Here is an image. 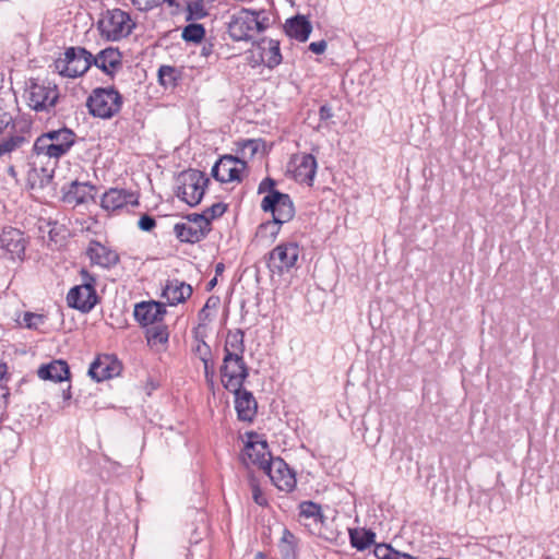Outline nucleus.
<instances>
[{"label": "nucleus", "mask_w": 559, "mask_h": 559, "mask_svg": "<svg viewBox=\"0 0 559 559\" xmlns=\"http://www.w3.org/2000/svg\"><path fill=\"white\" fill-rule=\"evenodd\" d=\"M320 120H329L333 117L332 108L329 105H322L319 109Z\"/></svg>", "instance_id": "50"}, {"label": "nucleus", "mask_w": 559, "mask_h": 559, "mask_svg": "<svg viewBox=\"0 0 559 559\" xmlns=\"http://www.w3.org/2000/svg\"><path fill=\"white\" fill-rule=\"evenodd\" d=\"M83 283L72 287L67 295L68 306L82 312H90L97 304L95 277L86 270L81 271Z\"/></svg>", "instance_id": "9"}, {"label": "nucleus", "mask_w": 559, "mask_h": 559, "mask_svg": "<svg viewBox=\"0 0 559 559\" xmlns=\"http://www.w3.org/2000/svg\"><path fill=\"white\" fill-rule=\"evenodd\" d=\"M264 473L270 477L272 483L282 491L290 492L296 487L297 480L295 473L281 457L269 460V464Z\"/></svg>", "instance_id": "14"}, {"label": "nucleus", "mask_w": 559, "mask_h": 559, "mask_svg": "<svg viewBox=\"0 0 559 559\" xmlns=\"http://www.w3.org/2000/svg\"><path fill=\"white\" fill-rule=\"evenodd\" d=\"M174 233L181 242L194 243L201 241L209 231L189 223H177Z\"/></svg>", "instance_id": "29"}, {"label": "nucleus", "mask_w": 559, "mask_h": 559, "mask_svg": "<svg viewBox=\"0 0 559 559\" xmlns=\"http://www.w3.org/2000/svg\"><path fill=\"white\" fill-rule=\"evenodd\" d=\"M27 105L37 112H50L59 99V90L55 83L31 79L25 90Z\"/></svg>", "instance_id": "5"}, {"label": "nucleus", "mask_w": 559, "mask_h": 559, "mask_svg": "<svg viewBox=\"0 0 559 559\" xmlns=\"http://www.w3.org/2000/svg\"><path fill=\"white\" fill-rule=\"evenodd\" d=\"M299 515L305 519H312L314 523H323L324 514L321 506L312 501H304L299 504Z\"/></svg>", "instance_id": "31"}, {"label": "nucleus", "mask_w": 559, "mask_h": 559, "mask_svg": "<svg viewBox=\"0 0 559 559\" xmlns=\"http://www.w3.org/2000/svg\"><path fill=\"white\" fill-rule=\"evenodd\" d=\"M261 53L263 51H261L260 40L255 41L252 48L246 51V60L251 68L264 64Z\"/></svg>", "instance_id": "37"}, {"label": "nucleus", "mask_w": 559, "mask_h": 559, "mask_svg": "<svg viewBox=\"0 0 559 559\" xmlns=\"http://www.w3.org/2000/svg\"><path fill=\"white\" fill-rule=\"evenodd\" d=\"M93 190V186L84 182L73 181L69 186L68 190L64 193L63 200L73 205H79L87 202L91 195V191Z\"/></svg>", "instance_id": "28"}, {"label": "nucleus", "mask_w": 559, "mask_h": 559, "mask_svg": "<svg viewBox=\"0 0 559 559\" xmlns=\"http://www.w3.org/2000/svg\"><path fill=\"white\" fill-rule=\"evenodd\" d=\"M328 44L324 39L319 41H313L309 45V50L313 53L321 55L326 50Z\"/></svg>", "instance_id": "49"}, {"label": "nucleus", "mask_w": 559, "mask_h": 559, "mask_svg": "<svg viewBox=\"0 0 559 559\" xmlns=\"http://www.w3.org/2000/svg\"><path fill=\"white\" fill-rule=\"evenodd\" d=\"M258 194H264L260 203L261 210L271 213L273 219L260 224L257 235L260 237L267 236L271 241H274L281 231L282 225L294 218V202L289 194L276 189V181L271 177L264 178L259 183Z\"/></svg>", "instance_id": "1"}, {"label": "nucleus", "mask_w": 559, "mask_h": 559, "mask_svg": "<svg viewBox=\"0 0 559 559\" xmlns=\"http://www.w3.org/2000/svg\"><path fill=\"white\" fill-rule=\"evenodd\" d=\"M376 534L371 531H364L361 533L356 530L349 531L350 544L358 550L367 549L374 539Z\"/></svg>", "instance_id": "32"}, {"label": "nucleus", "mask_w": 559, "mask_h": 559, "mask_svg": "<svg viewBox=\"0 0 559 559\" xmlns=\"http://www.w3.org/2000/svg\"><path fill=\"white\" fill-rule=\"evenodd\" d=\"M285 29L289 37L305 43L311 34L312 25L305 16L297 15L287 20Z\"/></svg>", "instance_id": "24"}, {"label": "nucleus", "mask_w": 559, "mask_h": 559, "mask_svg": "<svg viewBox=\"0 0 559 559\" xmlns=\"http://www.w3.org/2000/svg\"><path fill=\"white\" fill-rule=\"evenodd\" d=\"M215 283H216V280L214 278V280H212V281L210 282V285H211V286H214V285H215Z\"/></svg>", "instance_id": "56"}, {"label": "nucleus", "mask_w": 559, "mask_h": 559, "mask_svg": "<svg viewBox=\"0 0 559 559\" xmlns=\"http://www.w3.org/2000/svg\"><path fill=\"white\" fill-rule=\"evenodd\" d=\"M122 104L123 97L115 87L94 88L86 100L90 114L102 119L112 118L120 111Z\"/></svg>", "instance_id": "4"}, {"label": "nucleus", "mask_w": 559, "mask_h": 559, "mask_svg": "<svg viewBox=\"0 0 559 559\" xmlns=\"http://www.w3.org/2000/svg\"><path fill=\"white\" fill-rule=\"evenodd\" d=\"M12 122V115L0 108V133H2Z\"/></svg>", "instance_id": "47"}, {"label": "nucleus", "mask_w": 559, "mask_h": 559, "mask_svg": "<svg viewBox=\"0 0 559 559\" xmlns=\"http://www.w3.org/2000/svg\"><path fill=\"white\" fill-rule=\"evenodd\" d=\"M147 343L152 346L165 345L169 338V332L166 325L155 324L146 330Z\"/></svg>", "instance_id": "30"}, {"label": "nucleus", "mask_w": 559, "mask_h": 559, "mask_svg": "<svg viewBox=\"0 0 559 559\" xmlns=\"http://www.w3.org/2000/svg\"><path fill=\"white\" fill-rule=\"evenodd\" d=\"M27 139L22 134H13L7 139L0 141V157L10 154L15 150L20 148Z\"/></svg>", "instance_id": "34"}, {"label": "nucleus", "mask_w": 559, "mask_h": 559, "mask_svg": "<svg viewBox=\"0 0 559 559\" xmlns=\"http://www.w3.org/2000/svg\"><path fill=\"white\" fill-rule=\"evenodd\" d=\"M37 373L40 379L61 382L69 379L70 370L66 361L55 360L48 365L41 366Z\"/></svg>", "instance_id": "25"}, {"label": "nucleus", "mask_w": 559, "mask_h": 559, "mask_svg": "<svg viewBox=\"0 0 559 559\" xmlns=\"http://www.w3.org/2000/svg\"><path fill=\"white\" fill-rule=\"evenodd\" d=\"M86 257L92 265L103 269H111L119 263V254L112 248L97 241L91 240L85 250Z\"/></svg>", "instance_id": "17"}, {"label": "nucleus", "mask_w": 559, "mask_h": 559, "mask_svg": "<svg viewBox=\"0 0 559 559\" xmlns=\"http://www.w3.org/2000/svg\"><path fill=\"white\" fill-rule=\"evenodd\" d=\"M97 26L102 37L107 40L117 41L127 37L132 32L134 23L127 12L114 9L103 14Z\"/></svg>", "instance_id": "8"}, {"label": "nucleus", "mask_w": 559, "mask_h": 559, "mask_svg": "<svg viewBox=\"0 0 559 559\" xmlns=\"http://www.w3.org/2000/svg\"><path fill=\"white\" fill-rule=\"evenodd\" d=\"M249 377V368L243 357H223L221 366V378L224 388L227 391H238Z\"/></svg>", "instance_id": "11"}, {"label": "nucleus", "mask_w": 559, "mask_h": 559, "mask_svg": "<svg viewBox=\"0 0 559 559\" xmlns=\"http://www.w3.org/2000/svg\"><path fill=\"white\" fill-rule=\"evenodd\" d=\"M251 491H252V499L257 504H259L261 507H264L267 504L266 497L264 496L263 491L261 490V488L259 487V485L255 481H251Z\"/></svg>", "instance_id": "45"}, {"label": "nucleus", "mask_w": 559, "mask_h": 559, "mask_svg": "<svg viewBox=\"0 0 559 559\" xmlns=\"http://www.w3.org/2000/svg\"><path fill=\"white\" fill-rule=\"evenodd\" d=\"M254 559H266V557L263 552L259 551L254 555Z\"/></svg>", "instance_id": "54"}, {"label": "nucleus", "mask_w": 559, "mask_h": 559, "mask_svg": "<svg viewBox=\"0 0 559 559\" xmlns=\"http://www.w3.org/2000/svg\"><path fill=\"white\" fill-rule=\"evenodd\" d=\"M223 269H224V265H223L222 263H219V264H217V265H216V272H217V273H218V272H221V271H223Z\"/></svg>", "instance_id": "55"}, {"label": "nucleus", "mask_w": 559, "mask_h": 559, "mask_svg": "<svg viewBox=\"0 0 559 559\" xmlns=\"http://www.w3.org/2000/svg\"><path fill=\"white\" fill-rule=\"evenodd\" d=\"M92 64L112 78L122 68V56L117 48H106L97 55H92Z\"/></svg>", "instance_id": "20"}, {"label": "nucleus", "mask_w": 559, "mask_h": 559, "mask_svg": "<svg viewBox=\"0 0 559 559\" xmlns=\"http://www.w3.org/2000/svg\"><path fill=\"white\" fill-rule=\"evenodd\" d=\"M5 372H7V366L4 364L0 362V381L2 380Z\"/></svg>", "instance_id": "53"}, {"label": "nucleus", "mask_w": 559, "mask_h": 559, "mask_svg": "<svg viewBox=\"0 0 559 559\" xmlns=\"http://www.w3.org/2000/svg\"><path fill=\"white\" fill-rule=\"evenodd\" d=\"M180 1L181 0H163V3L166 2L168 3L170 7H179L180 5Z\"/></svg>", "instance_id": "52"}, {"label": "nucleus", "mask_w": 559, "mask_h": 559, "mask_svg": "<svg viewBox=\"0 0 559 559\" xmlns=\"http://www.w3.org/2000/svg\"><path fill=\"white\" fill-rule=\"evenodd\" d=\"M230 392L235 394V408L238 419L241 421H252L258 409V404L253 394L242 388L238 391Z\"/></svg>", "instance_id": "21"}, {"label": "nucleus", "mask_w": 559, "mask_h": 559, "mask_svg": "<svg viewBox=\"0 0 559 559\" xmlns=\"http://www.w3.org/2000/svg\"><path fill=\"white\" fill-rule=\"evenodd\" d=\"M247 168V163L231 155H224L212 167V176L219 182H233L242 180V174Z\"/></svg>", "instance_id": "13"}, {"label": "nucleus", "mask_w": 559, "mask_h": 559, "mask_svg": "<svg viewBox=\"0 0 559 559\" xmlns=\"http://www.w3.org/2000/svg\"><path fill=\"white\" fill-rule=\"evenodd\" d=\"M132 4L140 11L152 10L163 3V0H131Z\"/></svg>", "instance_id": "44"}, {"label": "nucleus", "mask_w": 559, "mask_h": 559, "mask_svg": "<svg viewBox=\"0 0 559 559\" xmlns=\"http://www.w3.org/2000/svg\"><path fill=\"white\" fill-rule=\"evenodd\" d=\"M138 226L143 231H151L155 228L156 221L154 217H152L147 214H144L140 217V219L138 222Z\"/></svg>", "instance_id": "46"}, {"label": "nucleus", "mask_w": 559, "mask_h": 559, "mask_svg": "<svg viewBox=\"0 0 559 559\" xmlns=\"http://www.w3.org/2000/svg\"><path fill=\"white\" fill-rule=\"evenodd\" d=\"M299 253L296 241L281 242L269 252L266 265L272 273L284 274L296 266Z\"/></svg>", "instance_id": "10"}, {"label": "nucleus", "mask_w": 559, "mask_h": 559, "mask_svg": "<svg viewBox=\"0 0 559 559\" xmlns=\"http://www.w3.org/2000/svg\"><path fill=\"white\" fill-rule=\"evenodd\" d=\"M102 207L107 212H116L124 206L139 205V194L126 189L110 188L100 200Z\"/></svg>", "instance_id": "16"}, {"label": "nucleus", "mask_w": 559, "mask_h": 559, "mask_svg": "<svg viewBox=\"0 0 559 559\" xmlns=\"http://www.w3.org/2000/svg\"><path fill=\"white\" fill-rule=\"evenodd\" d=\"M187 218V223L193 225V226H197L199 228H202L206 231H210V225H209V221L207 218L205 217V214L204 212L202 213H191V214H188L186 216Z\"/></svg>", "instance_id": "41"}, {"label": "nucleus", "mask_w": 559, "mask_h": 559, "mask_svg": "<svg viewBox=\"0 0 559 559\" xmlns=\"http://www.w3.org/2000/svg\"><path fill=\"white\" fill-rule=\"evenodd\" d=\"M207 15L203 0H195L188 3L187 20H201Z\"/></svg>", "instance_id": "38"}, {"label": "nucleus", "mask_w": 559, "mask_h": 559, "mask_svg": "<svg viewBox=\"0 0 559 559\" xmlns=\"http://www.w3.org/2000/svg\"><path fill=\"white\" fill-rule=\"evenodd\" d=\"M272 12L266 9L242 8L233 13L227 22V32L235 41H249L272 25Z\"/></svg>", "instance_id": "2"}, {"label": "nucleus", "mask_w": 559, "mask_h": 559, "mask_svg": "<svg viewBox=\"0 0 559 559\" xmlns=\"http://www.w3.org/2000/svg\"><path fill=\"white\" fill-rule=\"evenodd\" d=\"M46 322V317L44 314L34 313V312H25L23 316V323L27 329L38 330Z\"/></svg>", "instance_id": "39"}, {"label": "nucleus", "mask_w": 559, "mask_h": 559, "mask_svg": "<svg viewBox=\"0 0 559 559\" xmlns=\"http://www.w3.org/2000/svg\"><path fill=\"white\" fill-rule=\"evenodd\" d=\"M165 314V305L159 301H142L134 307V318L142 326L160 323Z\"/></svg>", "instance_id": "19"}, {"label": "nucleus", "mask_w": 559, "mask_h": 559, "mask_svg": "<svg viewBox=\"0 0 559 559\" xmlns=\"http://www.w3.org/2000/svg\"><path fill=\"white\" fill-rule=\"evenodd\" d=\"M121 372V364L112 355H98L91 364L88 374L97 382L114 378Z\"/></svg>", "instance_id": "18"}, {"label": "nucleus", "mask_w": 559, "mask_h": 559, "mask_svg": "<svg viewBox=\"0 0 559 559\" xmlns=\"http://www.w3.org/2000/svg\"><path fill=\"white\" fill-rule=\"evenodd\" d=\"M245 333L240 329L229 330L224 344V356L243 357L245 354Z\"/></svg>", "instance_id": "27"}, {"label": "nucleus", "mask_w": 559, "mask_h": 559, "mask_svg": "<svg viewBox=\"0 0 559 559\" xmlns=\"http://www.w3.org/2000/svg\"><path fill=\"white\" fill-rule=\"evenodd\" d=\"M193 353L202 362L211 360V347L203 340H197Z\"/></svg>", "instance_id": "42"}, {"label": "nucleus", "mask_w": 559, "mask_h": 559, "mask_svg": "<svg viewBox=\"0 0 559 559\" xmlns=\"http://www.w3.org/2000/svg\"><path fill=\"white\" fill-rule=\"evenodd\" d=\"M374 556L378 559H417L416 557L393 549L390 545L381 544L374 548Z\"/></svg>", "instance_id": "33"}, {"label": "nucleus", "mask_w": 559, "mask_h": 559, "mask_svg": "<svg viewBox=\"0 0 559 559\" xmlns=\"http://www.w3.org/2000/svg\"><path fill=\"white\" fill-rule=\"evenodd\" d=\"M318 163L312 154L297 153L290 157L288 171L295 181L311 187L317 174Z\"/></svg>", "instance_id": "12"}, {"label": "nucleus", "mask_w": 559, "mask_h": 559, "mask_svg": "<svg viewBox=\"0 0 559 559\" xmlns=\"http://www.w3.org/2000/svg\"><path fill=\"white\" fill-rule=\"evenodd\" d=\"M0 247L10 252L12 257L21 258L26 247L23 233L16 228H4L0 235Z\"/></svg>", "instance_id": "22"}, {"label": "nucleus", "mask_w": 559, "mask_h": 559, "mask_svg": "<svg viewBox=\"0 0 559 559\" xmlns=\"http://www.w3.org/2000/svg\"><path fill=\"white\" fill-rule=\"evenodd\" d=\"M92 53L83 47H69L52 63L53 71L66 78L83 75L92 66Z\"/></svg>", "instance_id": "7"}, {"label": "nucleus", "mask_w": 559, "mask_h": 559, "mask_svg": "<svg viewBox=\"0 0 559 559\" xmlns=\"http://www.w3.org/2000/svg\"><path fill=\"white\" fill-rule=\"evenodd\" d=\"M204 35H205V29H204L203 25L197 24V23H191V24H188L186 27H183L181 37L186 41L200 43L203 39Z\"/></svg>", "instance_id": "35"}, {"label": "nucleus", "mask_w": 559, "mask_h": 559, "mask_svg": "<svg viewBox=\"0 0 559 559\" xmlns=\"http://www.w3.org/2000/svg\"><path fill=\"white\" fill-rule=\"evenodd\" d=\"M175 69L169 66H162L158 70L159 80L163 84H166V78L169 80L174 79Z\"/></svg>", "instance_id": "48"}, {"label": "nucleus", "mask_w": 559, "mask_h": 559, "mask_svg": "<svg viewBox=\"0 0 559 559\" xmlns=\"http://www.w3.org/2000/svg\"><path fill=\"white\" fill-rule=\"evenodd\" d=\"M203 367H204L205 382H206L207 386L211 390H214V388H215V370H214V366L211 362V360H209V361L203 362Z\"/></svg>", "instance_id": "43"}, {"label": "nucleus", "mask_w": 559, "mask_h": 559, "mask_svg": "<svg viewBox=\"0 0 559 559\" xmlns=\"http://www.w3.org/2000/svg\"><path fill=\"white\" fill-rule=\"evenodd\" d=\"M261 56L263 57L264 66L269 69H274L282 62V53L280 49V41L273 38L260 39Z\"/></svg>", "instance_id": "26"}, {"label": "nucleus", "mask_w": 559, "mask_h": 559, "mask_svg": "<svg viewBox=\"0 0 559 559\" xmlns=\"http://www.w3.org/2000/svg\"><path fill=\"white\" fill-rule=\"evenodd\" d=\"M210 179L204 173L197 169H188L178 176L177 197L189 206L198 205L205 193Z\"/></svg>", "instance_id": "6"}, {"label": "nucleus", "mask_w": 559, "mask_h": 559, "mask_svg": "<svg viewBox=\"0 0 559 559\" xmlns=\"http://www.w3.org/2000/svg\"><path fill=\"white\" fill-rule=\"evenodd\" d=\"M263 141L261 139H248L238 143V153L242 155V157H253L258 151L260 150Z\"/></svg>", "instance_id": "36"}, {"label": "nucleus", "mask_w": 559, "mask_h": 559, "mask_svg": "<svg viewBox=\"0 0 559 559\" xmlns=\"http://www.w3.org/2000/svg\"><path fill=\"white\" fill-rule=\"evenodd\" d=\"M293 538H294V535H293L289 531L285 530V531H284L283 538H282V539H283V542H287V543H288V542H290V539H293Z\"/></svg>", "instance_id": "51"}, {"label": "nucleus", "mask_w": 559, "mask_h": 559, "mask_svg": "<svg viewBox=\"0 0 559 559\" xmlns=\"http://www.w3.org/2000/svg\"><path fill=\"white\" fill-rule=\"evenodd\" d=\"M76 134L68 128L52 130L38 136L34 143V152L37 156L59 159L69 153L75 144Z\"/></svg>", "instance_id": "3"}, {"label": "nucleus", "mask_w": 559, "mask_h": 559, "mask_svg": "<svg viewBox=\"0 0 559 559\" xmlns=\"http://www.w3.org/2000/svg\"><path fill=\"white\" fill-rule=\"evenodd\" d=\"M192 295V287L186 282L179 280H170L163 289V297L166 298L170 306L183 302Z\"/></svg>", "instance_id": "23"}, {"label": "nucleus", "mask_w": 559, "mask_h": 559, "mask_svg": "<svg viewBox=\"0 0 559 559\" xmlns=\"http://www.w3.org/2000/svg\"><path fill=\"white\" fill-rule=\"evenodd\" d=\"M226 211L227 204L223 202H217L206 207L203 212L209 221V225L211 226V222L215 218L221 217Z\"/></svg>", "instance_id": "40"}, {"label": "nucleus", "mask_w": 559, "mask_h": 559, "mask_svg": "<svg viewBox=\"0 0 559 559\" xmlns=\"http://www.w3.org/2000/svg\"><path fill=\"white\" fill-rule=\"evenodd\" d=\"M243 455L263 472L267 467L269 460L275 459L269 451L267 442L265 440H259V436L255 432L248 433V441L245 445Z\"/></svg>", "instance_id": "15"}]
</instances>
